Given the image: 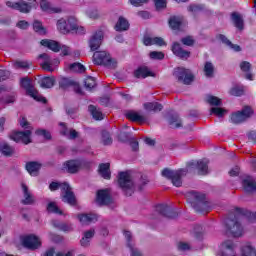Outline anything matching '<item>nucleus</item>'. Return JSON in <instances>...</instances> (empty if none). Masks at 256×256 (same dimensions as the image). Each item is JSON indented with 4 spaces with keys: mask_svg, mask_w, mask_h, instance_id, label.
Masks as SVG:
<instances>
[{
    "mask_svg": "<svg viewBox=\"0 0 256 256\" xmlns=\"http://www.w3.org/2000/svg\"><path fill=\"white\" fill-rule=\"evenodd\" d=\"M191 195L194 197L191 205L196 213L205 215L211 211V206L209 205V201H207V196L205 194L192 191Z\"/></svg>",
    "mask_w": 256,
    "mask_h": 256,
    "instance_id": "nucleus-3",
    "label": "nucleus"
},
{
    "mask_svg": "<svg viewBox=\"0 0 256 256\" xmlns=\"http://www.w3.org/2000/svg\"><path fill=\"white\" fill-rule=\"evenodd\" d=\"M134 77L136 79H147V77H153V72L147 67H139L134 71Z\"/></svg>",
    "mask_w": 256,
    "mask_h": 256,
    "instance_id": "nucleus-28",
    "label": "nucleus"
},
{
    "mask_svg": "<svg viewBox=\"0 0 256 256\" xmlns=\"http://www.w3.org/2000/svg\"><path fill=\"white\" fill-rule=\"evenodd\" d=\"M206 103H209V105H213L215 107H220L221 105V99H219L217 96L208 95L206 99Z\"/></svg>",
    "mask_w": 256,
    "mask_h": 256,
    "instance_id": "nucleus-49",
    "label": "nucleus"
},
{
    "mask_svg": "<svg viewBox=\"0 0 256 256\" xmlns=\"http://www.w3.org/2000/svg\"><path fill=\"white\" fill-rule=\"evenodd\" d=\"M56 227H58V229L64 233H71V231H73V224L59 223L56 225Z\"/></svg>",
    "mask_w": 256,
    "mask_h": 256,
    "instance_id": "nucleus-50",
    "label": "nucleus"
},
{
    "mask_svg": "<svg viewBox=\"0 0 256 256\" xmlns=\"http://www.w3.org/2000/svg\"><path fill=\"white\" fill-rule=\"evenodd\" d=\"M230 95L233 97H241L245 95V88L243 86H234L229 90Z\"/></svg>",
    "mask_w": 256,
    "mask_h": 256,
    "instance_id": "nucleus-44",
    "label": "nucleus"
},
{
    "mask_svg": "<svg viewBox=\"0 0 256 256\" xmlns=\"http://www.w3.org/2000/svg\"><path fill=\"white\" fill-rule=\"evenodd\" d=\"M31 135V130L13 131L10 135V139L15 141V143H23L24 145H29V143H31Z\"/></svg>",
    "mask_w": 256,
    "mask_h": 256,
    "instance_id": "nucleus-15",
    "label": "nucleus"
},
{
    "mask_svg": "<svg viewBox=\"0 0 256 256\" xmlns=\"http://www.w3.org/2000/svg\"><path fill=\"white\" fill-rule=\"evenodd\" d=\"M168 124L171 127V129H179V128L183 127V122L181 121V118L179 117V114H177V113L169 116Z\"/></svg>",
    "mask_w": 256,
    "mask_h": 256,
    "instance_id": "nucleus-27",
    "label": "nucleus"
},
{
    "mask_svg": "<svg viewBox=\"0 0 256 256\" xmlns=\"http://www.w3.org/2000/svg\"><path fill=\"white\" fill-rule=\"evenodd\" d=\"M84 86L88 91H91L92 89H95L97 87V80L95 77L88 76L84 80Z\"/></svg>",
    "mask_w": 256,
    "mask_h": 256,
    "instance_id": "nucleus-41",
    "label": "nucleus"
},
{
    "mask_svg": "<svg viewBox=\"0 0 256 256\" xmlns=\"http://www.w3.org/2000/svg\"><path fill=\"white\" fill-rule=\"evenodd\" d=\"M35 135H37L38 137H43L44 139H46V141H51L52 139L51 132L45 129H36Z\"/></svg>",
    "mask_w": 256,
    "mask_h": 256,
    "instance_id": "nucleus-46",
    "label": "nucleus"
},
{
    "mask_svg": "<svg viewBox=\"0 0 256 256\" xmlns=\"http://www.w3.org/2000/svg\"><path fill=\"white\" fill-rule=\"evenodd\" d=\"M153 45H158L159 47H163V45H167L165 40L161 37H154L153 38Z\"/></svg>",
    "mask_w": 256,
    "mask_h": 256,
    "instance_id": "nucleus-64",
    "label": "nucleus"
},
{
    "mask_svg": "<svg viewBox=\"0 0 256 256\" xmlns=\"http://www.w3.org/2000/svg\"><path fill=\"white\" fill-rule=\"evenodd\" d=\"M96 201L98 205H111V203H113V198H111L108 189H102L97 191Z\"/></svg>",
    "mask_w": 256,
    "mask_h": 256,
    "instance_id": "nucleus-17",
    "label": "nucleus"
},
{
    "mask_svg": "<svg viewBox=\"0 0 256 256\" xmlns=\"http://www.w3.org/2000/svg\"><path fill=\"white\" fill-rule=\"evenodd\" d=\"M16 27H18V29L27 30L29 29V22L20 20L17 22Z\"/></svg>",
    "mask_w": 256,
    "mask_h": 256,
    "instance_id": "nucleus-62",
    "label": "nucleus"
},
{
    "mask_svg": "<svg viewBox=\"0 0 256 256\" xmlns=\"http://www.w3.org/2000/svg\"><path fill=\"white\" fill-rule=\"evenodd\" d=\"M41 67H42L43 71H48V73H53V71H54L53 66H51V61L43 62L41 64Z\"/></svg>",
    "mask_w": 256,
    "mask_h": 256,
    "instance_id": "nucleus-59",
    "label": "nucleus"
},
{
    "mask_svg": "<svg viewBox=\"0 0 256 256\" xmlns=\"http://www.w3.org/2000/svg\"><path fill=\"white\" fill-rule=\"evenodd\" d=\"M98 173L102 179L109 181L111 179V164L110 163H101L99 164Z\"/></svg>",
    "mask_w": 256,
    "mask_h": 256,
    "instance_id": "nucleus-25",
    "label": "nucleus"
},
{
    "mask_svg": "<svg viewBox=\"0 0 256 256\" xmlns=\"http://www.w3.org/2000/svg\"><path fill=\"white\" fill-rule=\"evenodd\" d=\"M63 167L66 169L67 173L75 175V173H79L81 169H89L91 162L81 159H72L64 162Z\"/></svg>",
    "mask_w": 256,
    "mask_h": 256,
    "instance_id": "nucleus-7",
    "label": "nucleus"
},
{
    "mask_svg": "<svg viewBox=\"0 0 256 256\" xmlns=\"http://www.w3.org/2000/svg\"><path fill=\"white\" fill-rule=\"evenodd\" d=\"M33 30L38 35H47V29L43 27V23L39 20H35L32 24Z\"/></svg>",
    "mask_w": 256,
    "mask_h": 256,
    "instance_id": "nucleus-38",
    "label": "nucleus"
},
{
    "mask_svg": "<svg viewBox=\"0 0 256 256\" xmlns=\"http://www.w3.org/2000/svg\"><path fill=\"white\" fill-rule=\"evenodd\" d=\"M171 51L173 55L179 57V59H189V57H191V52L184 50L179 42L172 43Z\"/></svg>",
    "mask_w": 256,
    "mask_h": 256,
    "instance_id": "nucleus-19",
    "label": "nucleus"
},
{
    "mask_svg": "<svg viewBox=\"0 0 256 256\" xmlns=\"http://www.w3.org/2000/svg\"><path fill=\"white\" fill-rule=\"evenodd\" d=\"M22 245L30 251H35L41 247L42 243L36 235L29 234L22 238Z\"/></svg>",
    "mask_w": 256,
    "mask_h": 256,
    "instance_id": "nucleus-14",
    "label": "nucleus"
},
{
    "mask_svg": "<svg viewBox=\"0 0 256 256\" xmlns=\"http://www.w3.org/2000/svg\"><path fill=\"white\" fill-rule=\"evenodd\" d=\"M25 169L29 173V175H31L32 177H37V175H39V171L41 170V163L37 161L27 162Z\"/></svg>",
    "mask_w": 256,
    "mask_h": 256,
    "instance_id": "nucleus-22",
    "label": "nucleus"
},
{
    "mask_svg": "<svg viewBox=\"0 0 256 256\" xmlns=\"http://www.w3.org/2000/svg\"><path fill=\"white\" fill-rule=\"evenodd\" d=\"M87 15L90 19H99V11L97 9L88 10Z\"/></svg>",
    "mask_w": 256,
    "mask_h": 256,
    "instance_id": "nucleus-63",
    "label": "nucleus"
},
{
    "mask_svg": "<svg viewBox=\"0 0 256 256\" xmlns=\"http://www.w3.org/2000/svg\"><path fill=\"white\" fill-rule=\"evenodd\" d=\"M118 185L126 197L133 195V180H131V175L128 172H119Z\"/></svg>",
    "mask_w": 256,
    "mask_h": 256,
    "instance_id": "nucleus-9",
    "label": "nucleus"
},
{
    "mask_svg": "<svg viewBox=\"0 0 256 256\" xmlns=\"http://www.w3.org/2000/svg\"><path fill=\"white\" fill-rule=\"evenodd\" d=\"M102 143L103 145H113V138H111V134L107 130L102 131Z\"/></svg>",
    "mask_w": 256,
    "mask_h": 256,
    "instance_id": "nucleus-48",
    "label": "nucleus"
},
{
    "mask_svg": "<svg viewBox=\"0 0 256 256\" xmlns=\"http://www.w3.org/2000/svg\"><path fill=\"white\" fill-rule=\"evenodd\" d=\"M126 119L132 121V123H143L145 121V117L141 116L139 113L129 110L125 113Z\"/></svg>",
    "mask_w": 256,
    "mask_h": 256,
    "instance_id": "nucleus-30",
    "label": "nucleus"
},
{
    "mask_svg": "<svg viewBox=\"0 0 256 256\" xmlns=\"http://www.w3.org/2000/svg\"><path fill=\"white\" fill-rule=\"evenodd\" d=\"M55 86V78L46 76L40 80V87L42 89H51Z\"/></svg>",
    "mask_w": 256,
    "mask_h": 256,
    "instance_id": "nucleus-36",
    "label": "nucleus"
},
{
    "mask_svg": "<svg viewBox=\"0 0 256 256\" xmlns=\"http://www.w3.org/2000/svg\"><path fill=\"white\" fill-rule=\"evenodd\" d=\"M20 87H22V89H25L26 94L32 97L34 101H37L38 103H43L44 105L47 103V98L39 95V91L35 89V86H33V83H31L29 77L21 78Z\"/></svg>",
    "mask_w": 256,
    "mask_h": 256,
    "instance_id": "nucleus-6",
    "label": "nucleus"
},
{
    "mask_svg": "<svg viewBox=\"0 0 256 256\" xmlns=\"http://www.w3.org/2000/svg\"><path fill=\"white\" fill-rule=\"evenodd\" d=\"M40 7L42 11H45L46 13H61V8L51 7V3L47 0H41Z\"/></svg>",
    "mask_w": 256,
    "mask_h": 256,
    "instance_id": "nucleus-33",
    "label": "nucleus"
},
{
    "mask_svg": "<svg viewBox=\"0 0 256 256\" xmlns=\"http://www.w3.org/2000/svg\"><path fill=\"white\" fill-rule=\"evenodd\" d=\"M240 69L243 73H249L251 71V63L247 61H242L240 63Z\"/></svg>",
    "mask_w": 256,
    "mask_h": 256,
    "instance_id": "nucleus-57",
    "label": "nucleus"
},
{
    "mask_svg": "<svg viewBox=\"0 0 256 256\" xmlns=\"http://www.w3.org/2000/svg\"><path fill=\"white\" fill-rule=\"evenodd\" d=\"M189 173L187 168H181L178 170H171L169 168H164L162 170V177L169 179L174 187H181L183 185V177Z\"/></svg>",
    "mask_w": 256,
    "mask_h": 256,
    "instance_id": "nucleus-5",
    "label": "nucleus"
},
{
    "mask_svg": "<svg viewBox=\"0 0 256 256\" xmlns=\"http://www.w3.org/2000/svg\"><path fill=\"white\" fill-rule=\"evenodd\" d=\"M13 147L9 146V144L3 142L0 144V153L4 155L5 157H11L13 155Z\"/></svg>",
    "mask_w": 256,
    "mask_h": 256,
    "instance_id": "nucleus-40",
    "label": "nucleus"
},
{
    "mask_svg": "<svg viewBox=\"0 0 256 256\" xmlns=\"http://www.w3.org/2000/svg\"><path fill=\"white\" fill-rule=\"evenodd\" d=\"M149 57H150V59L163 61V59H165V54L163 52L152 51V52H150Z\"/></svg>",
    "mask_w": 256,
    "mask_h": 256,
    "instance_id": "nucleus-52",
    "label": "nucleus"
},
{
    "mask_svg": "<svg viewBox=\"0 0 256 256\" xmlns=\"http://www.w3.org/2000/svg\"><path fill=\"white\" fill-rule=\"evenodd\" d=\"M88 111L90 115H92L93 119H95V121H103L104 115L101 109L96 108L95 105H89Z\"/></svg>",
    "mask_w": 256,
    "mask_h": 256,
    "instance_id": "nucleus-32",
    "label": "nucleus"
},
{
    "mask_svg": "<svg viewBox=\"0 0 256 256\" xmlns=\"http://www.w3.org/2000/svg\"><path fill=\"white\" fill-rule=\"evenodd\" d=\"M210 113L216 115L217 117H223L225 115V109L219 107H213L210 110Z\"/></svg>",
    "mask_w": 256,
    "mask_h": 256,
    "instance_id": "nucleus-55",
    "label": "nucleus"
},
{
    "mask_svg": "<svg viewBox=\"0 0 256 256\" xmlns=\"http://www.w3.org/2000/svg\"><path fill=\"white\" fill-rule=\"evenodd\" d=\"M231 19L236 29H238L239 31H243V29H245V22L243 21L241 15H239L237 12H233L231 14Z\"/></svg>",
    "mask_w": 256,
    "mask_h": 256,
    "instance_id": "nucleus-31",
    "label": "nucleus"
},
{
    "mask_svg": "<svg viewBox=\"0 0 256 256\" xmlns=\"http://www.w3.org/2000/svg\"><path fill=\"white\" fill-rule=\"evenodd\" d=\"M253 113V108L251 106H244L240 111L234 112L230 115V121L234 125H240V123H245L246 119H249Z\"/></svg>",
    "mask_w": 256,
    "mask_h": 256,
    "instance_id": "nucleus-10",
    "label": "nucleus"
},
{
    "mask_svg": "<svg viewBox=\"0 0 256 256\" xmlns=\"http://www.w3.org/2000/svg\"><path fill=\"white\" fill-rule=\"evenodd\" d=\"M156 9H165L167 7V0H154Z\"/></svg>",
    "mask_w": 256,
    "mask_h": 256,
    "instance_id": "nucleus-60",
    "label": "nucleus"
},
{
    "mask_svg": "<svg viewBox=\"0 0 256 256\" xmlns=\"http://www.w3.org/2000/svg\"><path fill=\"white\" fill-rule=\"evenodd\" d=\"M115 30L116 31H127L129 30V21L125 19L123 16H120L118 18V21L115 25Z\"/></svg>",
    "mask_w": 256,
    "mask_h": 256,
    "instance_id": "nucleus-34",
    "label": "nucleus"
},
{
    "mask_svg": "<svg viewBox=\"0 0 256 256\" xmlns=\"http://www.w3.org/2000/svg\"><path fill=\"white\" fill-rule=\"evenodd\" d=\"M58 84L60 89L65 90L69 89V87H73V85H75V81L69 78L62 77L58 80Z\"/></svg>",
    "mask_w": 256,
    "mask_h": 256,
    "instance_id": "nucleus-39",
    "label": "nucleus"
},
{
    "mask_svg": "<svg viewBox=\"0 0 256 256\" xmlns=\"http://www.w3.org/2000/svg\"><path fill=\"white\" fill-rule=\"evenodd\" d=\"M187 166L191 167V169H196L198 175H209V160L207 159L189 162Z\"/></svg>",
    "mask_w": 256,
    "mask_h": 256,
    "instance_id": "nucleus-16",
    "label": "nucleus"
},
{
    "mask_svg": "<svg viewBox=\"0 0 256 256\" xmlns=\"http://www.w3.org/2000/svg\"><path fill=\"white\" fill-rule=\"evenodd\" d=\"M129 3H131L133 7H142L145 3H149V0H129Z\"/></svg>",
    "mask_w": 256,
    "mask_h": 256,
    "instance_id": "nucleus-61",
    "label": "nucleus"
},
{
    "mask_svg": "<svg viewBox=\"0 0 256 256\" xmlns=\"http://www.w3.org/2000/svg\"><path fill=\"white\" fill-rule=\"evenodd\" d=\"M48 213H54L55 215H63V210L59 209V206L55 202H50L47 205Z\"/></svg>",
    "mask_w": 256,
    "mask_h": 256,
    "instance_id": "nucleus-43",
    "label": "nucleus"
},
{
    "mask_svg": "<svg viewBox=\"0 0 256 256\" xmlns=\"http://www.w3.org/2000/svg\"><path fill=\"white\" fill-rule=\"evenodd\" d=\"M69 69L74 71V73H85L86 71L85 66L79 62L70 64Z\"/></svg>",
    "mask_w": 256,
    "mask_h": 256,
    "instance_id": "nucleus-45",
    "label": "nucleus"
},
{
    "mask_svg": "<svg viewBox=\"0 0 256 256\" xmlns=\"http://www.w3.org/2000/svg\"><path fill=\"white\" fill-rule=\"evenodd\" d=\"M37 5V0H19L18 2H6V7L13 9L14 11H19V13H31L33 7Z\"/></svg>",
    "mask_w": 256,
    "mask_h": 256,
    "instance_id": "nucleus-8",
    "label": "nucleus"
},
{
    "mask_svg": "<svg viewBox=\"0 0 256 256\" xmlns=\"http://www.w3.org/2000/svg\"><path fill=\"white\" fill-rule=\"evenodd\" d=\"M205 9V4H192L188 7L190 13H198V11H203Z\"/></svg>",
    "mask_w": 256,
    "mask_h": 256,
    "instance_id": "nucleus-51",
    "label": "nucleus"
},
{
    "mask_svg": "<svg viewBox=\"0 0 256 256\" xmlns=\"http://www.w3.org/2000/svg\"><path fill=\"white\" fill-rule=\"evenodd\" d=\"M40 45L47 47V49H50L53 53H59V51H61V44L55 40L43 39L40 41Z\"/></svg>",
    "mask_w": 256,
    "mask_h": 256,
    "instance_id": "nucleus-21",
    "label": "nucleus"
},
{
    "mask_svg": "<svg viewBox=\"0 0 256 256\" xmlns=\"http://www.w3.org/2000/svg\"><path fill=\"white\" fill-rule=\"evenodd\" d=\"M22 189L24 193V199L21 200L22 205H33L35 203V199L33 198V195H31V192H29L27 185L22 184Z\"/></svg>",
    "mask_w": 256,
    "mask_h": 256,
    "instance_id": "nucleus-29",
    "label": "nucleus"
},
{
    "mask_svg": "<svg viewBox=\"0 0 256 256\" xmlns=\"http://www.w3.org/2000/svg\"><path fill=\"white\" fill-rule=\"evenodd\" d=\"M168 25L172 31H181V27H183V17L171 16L168 20Z\"/></svg>",
    "mask_w": 256,
    "mask_h": 256,
    "instance_id": "nucleus-24",
    "label": "nucleus"
},
{
    "mask_svg": "<svg viewBox=\"0 0 256 256\" xmlns=\"http://www.w3.org/2000/svg\"><path fill=\"white\" fill-rule=\"evenodd\" d=\"M193 235L197 239V241H203V235H205V231L203 230V226L195 225L193 229Z\"/></svg>",
    "mask_w": 256,
    "mask_h": 256,
    "instance_id": "nucleus-42",
    "label": "nucleus"
},
{
    "mask_svg": "<svg viewBox=\"0 0 256 256\" xmlns=\"http://www.w3.org/2000/svg\"><path fill=\"white\" fill-rule=\"evenodd\" d=\"M242 187L246 193H254L256 191V181L251 176H246L242 180Z\"/></svg>",
    "mask_w": 256,
    "mask_h": 256,
    "instance_id": "nucleus-20",
    "label": "nucleus"
},
{
    "mask_svg": "<svg viewBox=\"0 0 256 256\" xmlns=\"http://www.w3.org/2000/svg\"><path fill=\"white\" fill-rule=\"evenodd\" d=\"M101 43H103V31H96L89 40V47L91 51H97L99 47H101Z\"/></svg>",
    "mask_w": 256,
    "mask_h": 256,
    "instance_id": "nucleus-18",
    "label": "nucleus"
},
{
    "mask_svg": "<svg viewBox=\"0 0 256 256\" xmlns=\"http://www.w3.org/2000/svg\"><path fill=\"white\" fill-rule=\"evenodd\" d=\"M124 237L127 241V247L131 251V256H143V254H141L139 250L134 249L133 244L131 243V239H133V236L131 235V231L125 230Z\"/></svg>",
    "mask_w": 256,
    "mask_h": 256,
    "instance_id": "nucleus-26",
    "label": "nucleus"
},
{
    "mask_svg": "<svg viewBox=\"0 0 256 256\" xmlns=\"http://www.w3.org/2000/svg\"><path fill=\"white\" fill-rule=\"evenodd\" d=\"M204 73L207 77H213L215 73V67L213 66V63L206 62L204 64Z\"/></svg>",
    "mask_w": 256,
    "mask_h": 256,
    "instance_id": "nucleus-47",
    "label": "nucleus"
},
{
    "mask_svg": "<svg viewBox=\"0 0 256 256\" xmlns=\"http://www.w3.org/2000/svg\"><path fill=\"white\" fill-rule=\"evenodd\" d=\"M93 62L95 65H104V67H111L113 65V59L106 51L94 52Z\"/></svg>",
    "mask_w": 256,
    "mask_h": 256,
    "instance_id": "nucleus-12",
    "label": "nucleus"
},
{
    "mask_svg": "<svg viewBox=\"0 0 256 256\" xmlns=\"http://www.w3.org/2000/svg\"><path fill=\"white\" fill-rule=\"evenodd\" d=\"M50 191H57L58 189H61V199L63 203H67L68 205H71L72 207H75L77 205V198L75 197V193L71 191V186L67 182L59 183V182H51L49 184Z\"/></svg>",
    "mask_w": 256,
    "mask_h": 256,
    "instance_id": "nucleus-2",
    "label": "nucleus"
},
{
    "mask_svg": "<svg viewBox=\"0 0 256 256\" xmlns=\"http://www.w3.org/2000/svg\"><path fill=\"white\" fill-rule=\"evenodd\" d=\"M77 219L82 225H89L90 223H97L99 216L97 214H78Z\"/></svg>",
    "mask_w": 256,
    "mask_h": 256,
    "instance_id": "nucleus-23",
    "label": "nucleus"
},
{
    "mask_svg": "<svg viewBox=\"0 0 256 256\" xmlns=\"http://www.w3.org/2000/svg\"><path fill=\"white\" fill-rule=\"evenodd\" d=\"M95 237V230H88L84 232V237L80 240L82 247H89V239Z\"/></svg>",
    "mask_w": 256,
    "mask_h": 256,
    "instance_id": "nucleus-37",
    "label": "nucleus"
},
{
    "mask_svg": "<svg viewBox=\"0 0 256 256\" xmlns=\"http://www.w3.org/2000/svg\"><path fill=\"white\" fill-rule=\"evenodd\" d=\"M174 75L177 81L179 83H183L184 85H191L195 79V76L191 73V70L186 68H178Z\"/></svg>",
    "mask_w": 256,
    "mask_h": 256,
    "instance_id": "nucleus-11",
    "label": "nucleus"
},
{
    "mask_svg": "<svg viewBox=\"0 0 256 256\" xmlns=\"http://www.w3.org/2000/svg\"><path fill=\"white\" fill-rule=\"evenodd\" d=\"M155 212L158 213V215H162V217H167V219H177L179 217V212L167 204L156 205Z\"/></svg>",
    "mask_w": 256,
    "mask_h": 256,
    "instance_id": "nucleus-13",
    "label": "nucleus"
},
{
    "mask_svg": "<svg viewBox=\"0 0 256 256\" xmlns=\"http://www.w3.org/2000/svg\"><path fill=\"white\" fill-rule=\"evenodd\" d=\"M144 107L147 111H153L154 113H159V111H163V104L159 102H148L144 104Z\"/></svg>",
    "mask_w": 256,
    "mask_h": 256,
    "instance_id": "nucleus-35",
    "label": "nucleus"
},
{
    "mask_svg": "<svg viewBox=\"0 0 256 256\" xmlns=\"http://www.w3.org/2000/svg\"><path fill=\"white\" fill-rule=\"evenodd\" d=\"M11 77V71L0 69V82L7 81Z\"/></svg>",
    "mask_w": 256,
    "mask_h": 256,
    "instance_id": "nucleus-56",
    "label": "nucleus"
},
{
    "mask_svg": "<svg viewBox=\"0 0 256 256\" xmlns=\"http://www.w3.org/2000/svg\"><path fill=\"white\" fill-rule=\"evenodd\" d=\"M118 140L121 143H127V141H129V132H120L118 134Z\"/></svg>",
    "mask_w": 256,
    "mask_h": 256,
    "instance_id": "nucleus-58",
    "label": "nucleus"
},
{
    "mask_svg": "<svg viewBox=\"0 0 256 256\" xmlns=\"http://www.w3.org/2000/svg\"><path fill=\"white\" fill-rule=\"evenodd\" d=\"M241 216L247 217L248 221L250 222L256 221V212H251L236 207L233 218L228 217L225 219V229L227 235H230L231 237L234 238L243 237V226L241 225V222H239Z\"/></svg>",
    "mask_w": 256,
    "mask_h": 256,
    "instance_id": "nucleus-1",
    "label": "nucleus"
},
{
    "mask_svg": "<svg viewBox=\"0 0 256 256\" xmlns=\"http://www.w3.org/2000/svg\"><path fill=\"white\" fill-rule=\"evenodd\" d=\"M182 45H186V47H193L195 45V40L191 36H186L184 38H181Z\"/></svg>",
    "mask_w": 256,
    "mask_h": 256,
    "instance_id": "nucleus-54",
    "label": "nucleus"
},
{
    "mask_svg": "<svg viewBox=\"0 0 256 256\" xmlns=\"http://www.w3.org/2000/svg\"><path fill=\"white\" fill-rule=\"evenodd\" d=\"M14 67L16 69H29V67H31V62H27V61H16L14 63Z\"/></svg>",
    "mask_w": 256,
    "mask_h": 256,
    "instance_id": "nucleus-53",
    "label": "nucleus"
},
{
    "mask_svg": "<svg viewBox=\"0 0 256 256\" xmlns=\"http://www.w3.org/2000/svg\"><path fill=\"white\" fill-rule=\"evenodd\" d=\"M57 29L63 35H67V33H79L80 31H85V28L77 25V19L75 17H69L67 20L65 18H61L57 21Z\"/></svg>",
    "mask_w": 256,
    "mask_h": 256,
    "instance_id": "nucleus-4",
    "label": "nucleus"
}]
</instances>
